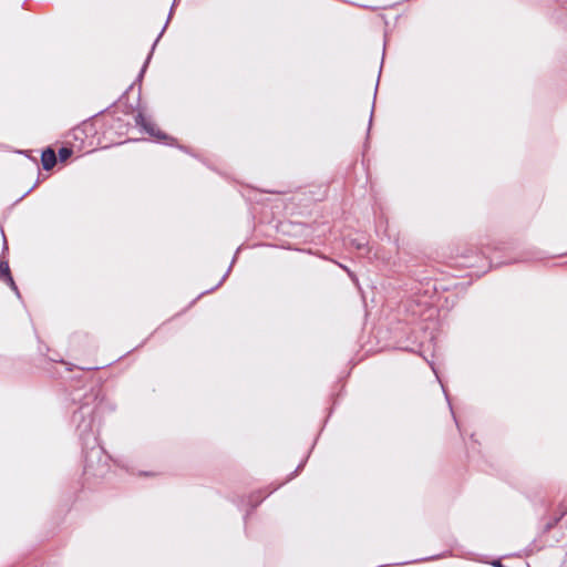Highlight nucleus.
Returning <instances> with one entry per match:
<instances>
[{
    "label": "nucleus",
    "mask_w": 567,
    "mask_h": 567,
    "mask_svg": "<svg viewBox=\"0 0 567 567\" xmlns=\"http://www.w3.org/2000/svg\"><path fill=\"white\" fill-rule=\"evenodd\" d=\"M100 394V389L94 386L78 388L70 393L71 403L76 405L72 413V424L82 444L84 474L93 476L103 474L102 470L94 467V461L101 460L104 452L93 429L94 415L102 406Z\"/></svg>",
    "instance_id": "1"
},
{
    "label": "nucleus",
    "mask_w": 567,
    "mask_h": 567,
    "mask_svg": "<svg viewBox=\"0 0 567 567\" xmlns=\"http://www.w3.org/2000/svg\"><path fill=\"white\" fill-rule=\"evenodd\" d=\"M135 123L137 126L142 127V130L147 133L150 136L155 137L159 142H164L166 144H171L174 141L173 137L168 136L166 133L162 132L156 127L154 123L148 121L143 113L138 112L135 115Z\"/></svg>",
    "instance_id": "2"
},
{
    "label": "nucleus",
    "mask_w": 567,
    "mask_h": 567,
    "mask_svg": "<svg viewBox=\"0 0 567 567\" xmlns=\"http://www.w3.org/2000/svg\"><path fill=\"white\" fill-rule=\"evenodd\" d=\"M0 280L4 281L10 286V288L16 292L18 297H20V292L18 287L11 276L9 262L7 260L0 261Z\"/></svg>",
    "instance_id": "3"
},
{
    "label": "nucleus",
    "mask_w": 567,
    "mask_h": 567,
    "mask_svg": "<svg viewBox=\"0 0 567 567\" xmlns=\"http://www.w3.org/2000/svg\"><path fill=\"white\" fill-rule=\"evenodd\" d=\"M176 1H177V0H174L173 6H172L171 11H169V14H168V18H167V21H166L165 25L163 27L162 31L159 32L158 37L156 38V40L154 41V43H153V45H152L151 52L148 53V55H147V58H146V60H145V62H144V64H143V66H142V69H141V71H140V73H138L137 81H141V80H142V78H143V75H144V73H145V71H146V68H147V65H148V63H150V61H151V59H152L153 51H154V49H155L156 44L158 43V41H159L161 37L163 35V33H164V31H165V29H166V27H167V24H168V22H169V19H171V17H172L173 9H174V7H175V4H176Z\"/></svg>",
    "instance_id": "4"
},
{
    "label": "nucleus",
    "mask_w": 567,
    "mask_h": 567,
    "mask_svg": "<svg viewBox=\"0 0 567 567\" xmlns=\"http://www.w3.org/2000/svg\"><path fill=\"white\" fill-rule=\"evenodd\" d=\"M41 163H42V166L45 171H50L54 167L55 163H56V154L55 152L48 147L45 148L44 151H42V154H41Z\"/></svg>",
    "instance_id": "5"
},
{
    "label": "nucleus",
    "mask_w": 567,
    "mask_h": 567,
    "mask_svg": "<svg viewBox=\"0 0 567 567\" xmlns=\"http://www.w3.org/2000/svg\"><path fill=\"white\" fill-rule=\"evenodd\" d=\"M235 261H236V256H234V258H233V261H231L230 266L228 267V269L226 270V272L224 274V276L221 277V279L218 281V284H217L215 287L210 288L209 290H206V291L202 292V293L199 295V297H200V296H203V295H205V293H208V292H210V291H214L215 289H217L218 287H220V286L223 285V282L226 280V278L228 277V275L230 274V271H231V267H233V265H234V262H235Z\"/></svg>",
    "instance_id": "6"
},
{
    "label": "nucleus",
    "mask_w": 567,
    "mask_h": 567,
    "mask_svg": "<svg viewBox=\"0 0 567 567\" xmlns=\"http://www.w3.org/2000/svg\"><path fill=\"white\" fill-rule=\"evenodd\" d=\"M72 155V150L68 147H61L59 150V156L62 162L66 161Z\"/></svg>",
    "instance_id": "7"
},
{
    "label": "nucleus",
    "mask_w": 567,
    "mask_h": 567,
    "mask_svg": "<svg viewBox=\"0 0 567 567\" xmlns=\"http://www.w3.org/2000/svg\"><path fill=\"white\" fill-rule=\"evenodd\" d=\"M308 457H309V454L306 456V458H305V460H302V461L299 463V465H298V466H297V468H296V470L290 474V476L288 477V480H291V478H293L295 476H297V475L299 474V472L305 467V465H306V462H307Z\"/></svg>",
    "instance_id": "8"
},
{
    "label": "nucleus",
    "mask_w": 567,
    "mask_h": 567,
    "mask_svg": "<svg viewBox=\"0 0 567 567\" xmlns=\"http://www.w3.org/2000/svg\"><path fill=\"white\" fill-rule=\"evenodd\" d=\"M538 257L536 256V254H533V255H529L527 257H523L519 259V261H528V260H533V259H537Z\"/></svg>",
    "instance_id": "9"
},
{
    "label": "nucleus",
    "mask_w": 567,
    "mask_h": 567,
    "mask_svg": "<svg viewBox=\"0 0 567 567\" xmlns=\"http://www.w3.org/2000/svg\"><path fill=\"white\" fill-rule=\"evenodd\" d=\"M443 391H444L445 398H446V400L449 402V406H450V409L452 411V414H454L453 413V409H452V404H451L450 399H449V394L446 393V391L444 389H443ZM453 417H454V420H456L455 415H453ZM455 422H457V421H455ZM456 425L458 426V423H456Z\"/></svg>",
    "instance_id": "10"
},
{
    "label": "nucleus",
    "mask_w": 567,
    "mask_h": 567,
    "mask_svg": "<svg viewBox=\"0 0 567 567\" xmlns=\"http://www.w3.org/2000/svg\"><path fill=\"white\" fill-rule=\"evenodd\" d=\"M353 243H354L357 249H359V250H361V249H363L365 247L364 243L357 241V240H354Z\"/></svg>",
    "instance_id": "11"
},
{
    "label": "nucleus",
    "mask_w": 567,
    "mask_h": 567,
    "mask_svg": "<svg viewBox=\"0 0 567 567\" xmlns=\"http://www.w3.org/2000/svg\"><path fill=\"white\" fill-rule=\"evenodd\" d=\"M493 567H504L499 559H495L491 563Z\"/></svg>",
    "instance_id": "12"
},
{
    "label": "nucleus",
    "mask_w": 567,
    "mask_h": 567,
    "mask_svg": "<svg viewBox=\"0 0 567 567\" xmlns=\"http://www.w3.org/2000/svg\"><path fill=\"white\" fill-rule=\"evenodd\" d=\"M440 556H432L430 558H422V559H419L417 561H424V560H430V559H436L439 558Z\"/></svg>",
    "instance_id": "13"
},
{
    "label": "nucleus",
    "mask_w": 567,
    "mask_h": 567,
    "mask_svg": "<svg viewBox=\"0 0 567 567\" xmlns=\"http://www.w3.org/2000/svg\"><path fill=\"white\" fill-rule=\"evenodd\" d=\"M372 117H373V110L371 111V114H370L369 128L371 127V124H372Z\"/></svg>",
    "instance_id": "14"
},
{
    "label": "nucleus",
    "mask_w": 567,
    "mask_h": 567,
    "mask_svg": "<svg viewBox=\"0 0 567 567\" xmlns=\"http://www.w3.org/2000/svg\"><path fill=\"white\" fill-rule=\"evenodd\" d=\"M7 249H8L7 240L4 239V240H3V250H7Z\"/></svg>",
    "instance_id": "15"
},
{
    "label": "nucleus",
    "mask_w": 567,
    "mask_h": 567,
    "mask_svg": "<svg viewBox=\"0 0 567 567\" xmlns=\"http://www.w3.org/2000/svg\"><path fill=\"white\" fill-rule=\"evenodd\" d=\"M432 371L435 373V375L437 377V373L435 371V368L432 365Z\"/></svg>",
    "instance_id": "16"
},
{
    "label": "nucleus",
    "mask_w": 567,
    "mask_h": 567,
    "mask_svg": "<svg viewBox=\"0 0 567 567\" xmlns=\"http://www.w3.org/2000/svg\"><path fill=\"white\" fill-rule=\"evenodd\" d=\"M405 563H396L395 565L396 566H400V565H404Z\"/></svg>",
    "instance_id": "17"
}]
</instances>
